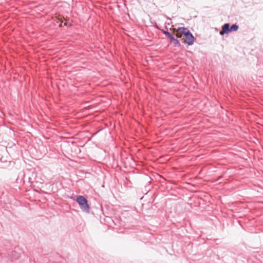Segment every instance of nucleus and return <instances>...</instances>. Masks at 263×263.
I'll return each mask as SVG.
<instances>
[{
  "label": "nucleus",
  "instance_id": "nucleus-1",
  "mask_svg": "<svg viewBox=\"0 0 263 263\" xmlns=\"http://www.w3.org/2000/svg\"><path fill=\"white\" fill-rule=\"evenodd\" d=\"M173 32L178 38L184 37V42L189 45H191L194 43V37L188 29L184 27H179L178 29L174 28Z\"/></svg>",
  "mask_w": 263,
  "mask_h": 263
},
{
  "label": "nucleus",
  "instance_id": "nucleus-2",
  "mask_svg": "<svg viewBox=\"0 0 263 263\" xmlns=\"http://www.w3.org/2000/svg\"><path fill=\"white\" fill-rule=\"evenodd\" d=\"M77 201L79 203L81 208L86 212H89V206L87 203V200L82 196H79L77 197Z\"/></svg>",
  "mask_w": 263,
  "mask_h": 263
},
{
  "label": "nucleus",
  "instance_id": "nucleus-3",
  "mask_svg": "<svg viewBox=\"0 0 263 263\" xmlns=\"http://www.w3.org/2000/svg\"><path fill=\"white\" fill-rule=\"evenodd\" d=\"M230 32V28L229 24H225L222 27V30L220 32V35H223L224 34H228Z\"/></svg>",
  "mask_w": 263,
  "mask_h": 263
},
{
  "label": "nucleus",
  "instance_id": "nucleus-4",
  "mask_svg": "<svg viewBox=\"0 0 263 263\" xmlns=\"http://www.w3.org/2000/svg\"><path fill=\"white\" fill-rule=\"evenodd\" d=\"M151 179L152 180L155 179V180H157L158 181H161V180L162 179H163V177L161 176H160V175H159L158 174H155V175H154V178H151Z\"/></svg>",
  "mask_w": 263,
  "mask_h": 263
},
{
  "label": "nucleus",
  "instance_id": "nucleus-5",
  "mask_svg": "<svg viewBox=\"0 0 263 263\" xmlns=\"http://www.w3.org/2000/svg\"><path fill=\"white\" fill-rule=\"evenodd\" d=\"M238 26L237 25H236V24L233 25L230 28V32L236 31L238 30Z\"/></svg>",
  "mask_w": 263,
  "mask_h": 263
},
{
  "label": "nucleus",
  "instance_id": "nucleus-6",
  "mask_svg": "<svg viewBox=\"0 0 263 263\" xmlns=\"http://www.w3.org/2000/svg\"><path fill=\"white\" fill-rule=\"evenodd\" d=\"M165 34L170 39L171 42H172L175 39V37L169 32H165Z\"/></svg>",
  "mask_w": 263,
  "mask_h": 263
},
{
  "label": "nucleus",
  "instance_id": "nucleus-7",
  "mask_svg": "<svg viewBox=\"0 0 263 263\" xmlns=\"http://www.w3.org/2000/svg\"><path fill=\"white\" fill-rule=\"evenodd\" d=\"M172 42H173L174 44L175 45V46H179L180 45V43L179 42L178 40H177V39H174L173 40V41H172Z\"/></svg>",
  "mask_w": 263,
  "mask_h": 263
}]
</instances>
